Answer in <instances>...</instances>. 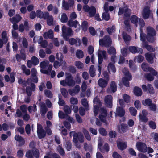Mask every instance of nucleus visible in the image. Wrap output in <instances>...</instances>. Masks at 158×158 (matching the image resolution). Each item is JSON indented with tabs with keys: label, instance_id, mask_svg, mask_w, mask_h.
Here are the masks:
<instances>
[{
	"label": "nucleus",
	"instance_id": "ddd939ff",
	"mask_svg": "<svg viewBox=\"0 0 158 158\" xmlns=\"http://www.w3.org/2000/svg\"><path fill=\"white\" fill-rule=\"evenodd\" d=\"M130 52L133 54L139 53L142 54L143 52V50L141 48H138L135 46H131L129 48Z\"/></svg>",
	"mask_w": 158,
	"mask_h": 158
},
{
	"label": "nucleus",
	"instance_id": "3c124183",
	"mask_svg": "<svg viewBox=\"0 0 158 158\" xmlns=\"http://www.w3.org/2000/svg\"><path fill=\"white\" fill-rule=\"evenodd\" d=\"M60 91L63 97L65 98H67L68 92L66 89L64 88H62L61 89Z\"/></svg>",
	"mask_w": 158,
	"mask_h": 158
},
{
	"label": "nucleus",
	"instance_id": "0eeeda50",
	"mask_svg": "<svg viewBox=\"0 0 158 158\" xmlns=\"http://www.w3.org/2000/svg\"><path fill=\"white\" fill-rule=\"evenodd\" d=\"M136 147L137 149L141 152L144 153L147 152V147L145 143L138 142L136 143Z\"/></svg>",
	"mask_w": 158,
	"mask_h": 158
},
{
	"label": "nucleus",
	"instance_id": "5fc2aeb1",
	"mask_svg": "<svg viewBox=\"0 0 158 158\" xmlns=\"http://www.w3.org/2000/svg\"><path fill=\"white\" fill-rule=\"evenodd\" d=\"M123 100L124 102L127 103L129 102L130 100V97L126 94H124L123 95Z\"/></svg>",
	"mask_w": 158,
	"mask_h": 158
},
{
	"label": "nucleus",
	"instance_id": "0e129e2a",
	"mask_svg": "<svg viewBox=\"0 0 158 158\" xmlns=\"http://www.w3.org/2000/svg\"><path fill=\"white\" fill-rule=\"evenodd\" d=\"M123 39L125 42H127L130 41L131 37L130 35L127 34H125L123 35Z\"/></svg>",
	"mask_w": 158,
	"mask_h": 158
},
{
	"label": "nucleus",
	"instance_id": "bf43d9fd",
	"mask_svg": "<svg viewBox=\"0 0 158 158\" xmlns=\"http://www.w3.org/2000/svg\"><path fill=\"white\" fill-rule=\"evenodd\" d=\"M89 30L90 34L92 36H94L96 34V31L94 28L92 27H89Z\"/></svg>",
	"mask_w": 158,
	"mask_h": 158
},
{
	"label": "nucleus",
	"instance_id": "f704fd0d",
	"mask_svg": "<svg viewBox=\"0 0 158 158\" xmlns=\"http://www.w3.org/2000/svg\"><path fill=\"white\" fill-rule=\"evenodd\" d=\"M36 16L40 19L44 18L45 16V13H44L43 11H41L40 10H36Z\"/></svg>",
	"mask_w": 158,
	"mask_h": 158
},
{
	"label": "nucleus",
	"instance_id": "680f3d73",
	"mask_svg": "<svg viewBox=\"0 0 158 158\" xmlns=\"http://www.w3.org/2000/svg\"><path fill=\"white\" fill-rule=\"evenodd\" d=\"M22 44L23 47L25 48H27L28 46V42L26 38L23 39Z\"/></svg>",
	"mask_w": 158,
	"mask_h": 158
},
{
	"label": "nucleus",
	"instance_id": "4c0bfd02",
	"mask_svg": "<svg viewBox=\"0 0 158 158\" xmlns=\"http://www.w3.org/2000/svg\"><path fill=\"white\" fill-rule=\"evenodd\" d=\"M107 31L110 35H112L113 32L115 31V27L113 25L111 27H108L107 28Z\"/></svg>",
	"mask_w": 158,
	"mask_h": 158
},
{
	"label": "nucleus",
	"instance_id": "ea45409f",
	"mask_svg": "<svg viewBox=\"0 0 158 158\" xmlns=\"http://www.w3.org/2000/svg\"><path fill=\"white\" fill-rule=\"evenodd\" d=\"M129 67L133 71H135L136 70V66L134 64L133 60H130L129 62Z\"/></svg>",
	"mask_w": 158,
	"mask_h": 158
},
{
	"label": "nucleus",
	"instance_id": "72a5a7b5",
	"mask_svg": "<svg viewBox=\"0 0 158 158\" xmlns=\"http://www.w3.org/2000/svg\"><path fill=\"white\" fill-rule=\"evenodd\" d=\"M83 132L85 135V138L88 141H90L91 139V137L88 131L85 128L83 129Z\"/></svg>",
	"mask_w": 158,
	"mask_h": 158
},
{
	"label": "nucleus",
	"instance_id": "c756f323",
	"mask_svg": "<svg viewBox=\"0 0 158 158\" xmlns=\"http://www.w3.org/2000/svg\"><path fill=\"white\" fill-rule=\"evenodd\" d=\"M142 104L144 106H149L152 103V101L151 99L150 98H147L142 101Z\"/></svg>",
	"mask_w": 158,
	"mask_h": 158
},
{
	"label": "nucleus",
	"instance_id": "2eb2a0df",
	"mask_svg": "<svg viewBox=\"0 0 158 158\" xmlns=\"http://www.w3.org/2000/svg\"><path fill=\"white\" fill-rule=\"evenodd\" d=\"M22 19L20 15L19 14H17L14 17L10 18L9 20L12 23H17L21 20Z\"/></svg>",
	"mask_w": 158,
	"mask_h": 158
},
{
	"label": "nucleus",
	"instance_id": "6e6552de",
	"mask_svg": "<svg viewBox=\"0 0 158 158\" xmlns=\"http://www.w3.org/2000/svg\"><path fill=\"white\" fill-rule=\"evenodd\" d=\"M142 14V16L144 19H147L149 18L151 14L150 7L148 6L144 7Z\"/></svg>",
	"mask_w": 158,
	"mask_h": 158
},
{
	"label": "nucleus",
	"instance_id": "4be33fe9",
	"mask_svg": "<svg viewBox=\"0 0 158 158\" xmlns=\"http://www.w3.org/2000/svg\"><path fill=\"white\" fill-rule=\"evenodd\" d=\"M116 112L118 116L120 117H123L125 114L124 110L122 107L120 106L117 107Z\"/></svg>",
	"mask_w": 158,
	"mask_h": 158
},
{
	"label": "nucleus",
	"instance_id": "aec40b11",
	"mask_svg": "<svg viewBox=\"0 0 158 158\" xmlns=\"http://www.w3.org/2000/svg\"><path fill=\"white\" fill-rule=\"evenodd\" d=\"M38 79L37 76H35V77H32L28 78L26 82L28 85H31V83H33L32 82L37 83H38Z\"/></svg>",
	"mask_w": 158,
	"mask_h": 158
},
{
	"label": "nucleus",
	"instance_id": "bb28decb",
	"mask_svg": "<svg viewBox=\"0 0 158 158\" xmlns=\"http://www.w3.org/2000/svg\"><path fill=\"white\" fill-rule=\"evenodd\" d=\"M37 133L39 139H41L44 138L46 135V132L44 130L37 131Z\"/></svg>",
	"mask_w": 158,
	"mask_h": 158
},
{
	"label": "nucleus",
	"instance_id": "de8ad7c7",
	"mask_svg": "<svg viewBox=\"0 0 158 158\" xmlns=\"http://www.w3.org/2000/svg\"><path fill=\"white\" fill-rule=\"evenodd\" d=\"M49 64L48 61L41 62L40 64V67L42 69H44L48 66Z\"/></svg>",
	"mask_w": 158,
	"mask_h": 158
},
{
	"label": "nucleus",
	"instance_id": "5701e85b",
	"mask_svg": "<svg viewBox=\"0 0 158 158\" xmlns=\"http://www.w3.org/2000/svg\"><path fill=\"white\" fill-rule=\"evenodd\" d=\"M133 91L134 94L136 96H140L142 94V91L141 88L135 86L134 88Z\"/></svg>",
	"mask_w": 158,
	"mask_h": 158
},
{
	"label": "nucleus",
	"instance_id": "09e8293b",
	"mask_svg": "<svg viewBox=\"0 0 158 158\" xmlns=\"http://www.w3.org/2000/svg\"><path fill=\"white\" fill-rule=\"evenodd\" d=\"M31 61L32 62V63H33V64L34 65H36L39 64V59L36 56H32L31 58Z\"/></svg>",
	"mask_w": 158,
	"mask_h": 158
},
{
	"label": "nucleus",
	"instance_id": "9b49d317",
	"mask_svg": "<svg viewBox=\"0 0 158 158\" xmlns=\"http://www.w3.org/2000/svg\"><path fill=\"white\" fill-rule=\"evenodd\" d=\"M44 19H47V24L48 25L51 26L53 25V18L52 15H50L48 12H45V16Z\"/></svg>",
	"mask_w": 158,
	"mask_h": 158
},
{
	"label": "nucleus",
	"instance_id": "6ab92c4d",
	"mask_svg": "<svg viewBox=\"0 0 158 158\" xmlns=\"http://www.w3.org/2000/svg\"><path fill=\"white\" fill-rule=\"evenodd\" d=\"M108 80H105L104 79L100 78L98 81V84L99 86L102 88H105L107 85L108 82Z\"/></svg>",
	"mask_w": 158,
	"mask_h": 158
},
{
	"label": "nucleus",
	"instance_id": "052dcab7",
	"mask_svg": "<svg viewBox=\"0 0 158 158\" xmlns=\"http://www.w3.org/2000/svg\"><path fill=\"white\" fill-rule=\"evenodd\" d=\"M149 127L152 129H155L156 128V126L155 122L152 121H151L149 122Z\"/></svg>",
	"mask_w": 158,
	"mask_h": 158
},
{
	"label": "nucleus",
	"instance_id": "8fccbe9b",
	"mask_svg": "<svg viewBox=\"0 0 158 158\" xmlns=\"http://www.w3.org/2000/svg\"><path fill=\"white\" fill-rule=\"evenodd\" d=\"M108 69H110L114 73L116 72V69L114 65L111 63H110L108 64Z\"/></svg>",
	"mask_w": 158,
	"mask_h": 158
},
{
	"label": "nucleus",
	"instance_id": "7ed1b4c3",
	"mask_svg": "<svg viewBox=\"0 0 158 158\" xmlns=\"http://www.w3.org/2000/svg\"><path fill=\"white\" fill-rule=\"evenodd\" d=\"M125 77H123L122 79V82L123 84L127 87H129V81L132 79V76L131 74L129 73L128 70H126L125 71H123Z\"/></svg>",
	"mask_w": 158,
	"mask_h": 158
},
{
	"label": "nucleus",
	"instance_id": "49530a36",
	"mask_svg": "<svg viewBox=\"0 0 158 158\" xmlns=\"http://www.w3.org/2000/svg\"><path fill=\"white\" fill-rule=\"evenodd\" d=\"M99 132L102 136H105L107 135V131L105 128L103 127H101L99 128Z\"/></svg>",
	"mask_w": 158,
	"mask_h": 158
},
{
	"label": "nucleus",
	"instance_id": "a18cd8bd",
	"mask_svg": "<svg viewBox=\"0 0 158 158\" xmlns=\"http://www.w3.org/2000/svg\"><path fill=\"white\" fill-rule=\"evenodd\" d=\"M68 18L66 14L65 13H63L61 15L60 19L62 23H65L68 21Z\"/></svg>",
	"mask_w": 158,
	"mask_h": 158
},
{
	"label": "nucleus",
	"instance_id": "f3484780",
	"mask_svg": "<svg viewBox=\"0 0 158 158\" xmlns=\"http://www.w3.org/2000/svg\"><path fill=\"white\" fill-rule=\"evenodd\" d=\"M40 105V114L42 116H44L48 111V109L45 104L43 102H41Z\"/></svg>",
	"mask_w": 158,
	"mask_h": 158
},
{
	"label": "nucleus",
	"instance_id": "b1692460",
	"mask_svg": "<svg viewBox=\"0 0 158 158\" xmlns=\"http://www.w3.org/2000/svg\"><path fill=\"white\" fill-rule=\"evenodd\" d=\"M142 45L143 48H145L148 51L150 52H153L155 50V48L152 46L148 45L147 42L143 43Z\"/></svg>",
	"mask_w": 158,
	"mask_h": 158
},
{
	"label": "nucleus",
	"instance_id": "f8f14e48",
	"mask_svg": "<svg viewBox=\"0 0 158 158\" xmlns=\"http://www.w3.org/2000/svg\"><path fill=\"white\" fill-rule=\"evenodd\" d=\"M30 86H27L26 88V91L27 95L30 97L32 95V92L35 91L36 85L34 83H31L30 85Z\"/></svg>",
	"mask_w": 158,
	"mask_h": 158
},
{
	"label": "nucleus",
	"instance_id": "864d4df0",
	"mask_svg": "<svg viewBox=\"0 0 158 158\" xmlns=\"http://www.w3.org/2000/svg\"><path fill=\"white\" fill-rule=\"evenodd\" d=\"M59 101L58 104L59 106H63L65 104V102L64 100L61 99L62 96L61 95H59Z\"/></svg>",
	"mask_w": 158,
	"mask_h": 158
},
{
	"label": "nucleus",
	"instance_id": "9d476101",
	"mask_svg": "<svg viewBox=\"0 0 158 158\" xmlns=\"http://www.w3.org/2000/svg\"><path fill=\"white\" fill-rule=\"evenodd\" d=\"M117 86L116 83L114 81H112L111 82L110 87H108L107 92L108 93H115L117 91Z\"/></svg>",
	"mask_w": 158,
	"mask_h": 158
},
{
	"label": "nucleus",
	"instance_id": "39448f33",
	"mask_svg": "<svg viewBox=\"0 0 158 158\" xmlns=\"http://www.w3.org/2000/svg\"><path fill=\"white\" fill-rule=\"evenodd\" d=\"M118 15H121L124 13V16L125 17L129 18L131 14V10L128 8L127 5L123 7H119Z\"/></svg>",
	"mask_w": 158,
	"mask_h": 158
},
{
	"label": "nucleus",
	"instance_id": "e2e57ef3",
	"mask_svg": "<svg viewBox=\"0 0 158 158\" xmlns=\"http://www.w3.org/2000/svg\"><path fill=\"white\" fill-rule=\"evenodd\" d=\"M64 111L66 114H69L71 112V109L69 106L66 105L64 107Z\"/></svg>",
	"mask_w": 158,
	"mask_h": 158
},
{
	"label": "nucleus",
	"instance_id": "20e7f679",
	"mask_svg": "<svg viewBox=\"0 0 158 158\" xmlns=\"http://www.w3.org/2000/svg\"><path fill=\"white\" fill-rule=\"evenodd\" d=\"M99 43L101 45L109 47L111 46L112 44L111 39L109 36L106 35L103 39L99 40Z\"/></svg>",
	"mask_w": 158,
	"mask_h": 158
},
{
	"label": "nucleus",
	"instance_id": "4468645a",
	"mask_svg": "<svg viewBox=\"0 0 158 158\" xmlns=\"http://www.w3.org/2000/svg\"><path fill=\"white\" fill-rule=\"evenodd\" d=\"M67 24L69 27H73L75 28H76L77 27V25H78L79 26L78 30L80 29V25L77 20L73 21L72 19H69L68 21Z\"/></svg>",
	"mask_w": 158,
	"mask_h": 158
},
{
	"label": "nucleus",
	"instance_id": "412c9836",
	"mask_svg": "<svg viewBox=\"0 0 158 158\" xmlns=\"http://www.w3.org/2000/svg\"><path fill=\"white\" fill-rule=\"evenodd\" d=\"M145 55L146 60L148 63L150 64H152L153 63L154 60L153 57V53H147L145 54Z\"/></svg>",
	"mask_w": 158,
	"mask_h": 158
},
{
	"label": "nucleus",
	"instance_id": "338daca9",
	"mask_svg": "<svg viewBox=\"0 0 158 158\" xmlns=\"http://www.w3.org/2000/svg\"><path fill=\"white\" fill-rule=\"evenodd\" d=\"M67 85L69 86H74L75 84V81L73 79L67 81Z\"/></svg>",
	"mask_w": 158,
	"mask_h": 158
},
{
	"label": "nucleus",
	"instance_id": "603ef678",
	"mask_svg": "<svg viewBox=\"0 0 158 158\" xmlns=\"http://www.w3.org/2000/svg\"><path fill=\"white\" fill-rule=\"evenodd\" d=\"M102 19L106 21H108L110 19V15L108 12H104L102 14Z\"/></svg>",
	"mask_w": 158,
	"mask_h": 158
},
{
	"label": "nucleus",
	"instance_id": "f257e3e1",
	"mask_svg": "<svg viewBox=\"0 0 158 158\" xmlns=\"http://www.w3.org/2000/svg\"><path fill=\"white\" fill-rule=\"evenodd\" d=\"M147 34L146 39L148 41L153 43L155 40V37L156 34V31L152 27H148L147 28Z\"/></svg>",
	"mask_w": 158,
	"mask_h": 158
},
{
	"label": "nucleus",
	"instance_id": "58836bf2",
	"mask_svg": "<svg viewBox=\"0 0 158 158\" xmlns=\"http://www.w3.org/2000/svg\"><path fill=\"white\" fill-rule=\"evenodd\" d=\"M147 91L149 94H152L154 93V89L151 84H148L147 85Z\"/></svg>",
	"mask_w": 158,
	"mask_h": 158
},
{
	"label": "nucleus",
	"instance_id": "6e6d98bb",
	"mask_svg": "<svg viewBox=\"0 0 158 158\" xmlns=\"http://www.w3.org/2000/svg\"><path fill=\"white\" fill-rule=\"evenodd\" d=\"M45 95L48 98H52L53 97V95L51 91L49 90H45L44 91Z\"/></svg>",
	"mask_w": 158,
	"mask_h": 158
},
{
	"label": "nucleus",
	"instance_id": "393cba45",
	"mask_svg": "<svg viewBox=\"0 0 158 158\" xmlns=\"http://www.w3.org/2000/svg\"><path fill=\"white\" fill-rule=\"evenodd\" d=\"M73 5L71 4V2L68 3L65 2L64 0H63L62 1V6L63 7L64 9L67 10H69L70 7L73 6Z\"/></svg>",
	"mask_w": 158,
	"mask_h": 158
},
{
	"label": "nucleus",
	"instance_id": "79ce46f5",
	"mask_svg": "<svg viewBox=\"0 0 158 158\" xmlns=\"http://www.w3.org/2000/svg\"><path fill=\"white\" fill-rule=\"evenodd\" d=\"M66 63L65 61H63L62 63L59 62L57 61H55L54 62L53 66L56 69H57L59 68V67L61 66L63 64H65Z\"/></svg>",
	"mask_w": 158,
	"mask_h": 158
},
{
	"label": "nucleus",
	"instance_id": "c85d7f7f",
	"mask_svg": "<svg viewBox=\"0 0 158 158\" xmlns=\"http://www.w3.org/2000/svg\"><path fill=\"white\" fill-rule=\"evenodd\" d=\"M88 27V23L87 21H84L82 22L81 25V27L84 32H85L87 31Z\"/></svg>",
	"mask_w": 158,
	"mask_h": 158
},
{
	"label": "nucleus",
	"instance_id": "13d9d810",
	"mask_svg": "<svg viewBox=\"0 0 158 158\" xmlns=\"http://www.w3.org/2000/svg\"><path fill=\"white\" fill-rule=\"evenodd\" d=\"M79 135L76 133H74L73 137V141L75 143H77L78 142V138Z\"/></svg>",
	"mask_w": 158,
	"mask_h": 158
},
{
	"label": "nucleus",
	"instance_id": "dca6fc26",
	"mask_svg": "<svg viewBox=\"0 0 158 158\" xmlns=\"http://www.w3.org/2000/svg\"><path fill=\"white\" fill-rule=\"evenodd\" d=\"M15 139L19 142V146H22L25 143V141L24 138L19 135H16L14 137Z\"/></svg>",
	"mask_w": 158,
	"mask_h": 158
},
{
	"label": "nucleus",
	"instance_id": "423d86ee",
	"mask_svg": "<svg viewBox=\"0 0 158 158\" xmlns=\"http://www.w3.org/2000/svg\"><path fill=\"white\" fill-rule=\"evenodd\" d=\"M142 70L145 72H149L153 76L156 74V71L154 69L149 66L148 64L146 63H143L141 65Z\"/></svg>",
	"mask_w": 158,
	"mask_h": 158
},
{
	"label": "nucleus",
	"instance_id": "37998d69",
	"mask_svg": "<svg viewBox=\"0 0 158 158\" xmlns=\"http://www.w3.org/2000/svg\"><path fill=\"white\" fill-rule=\"evenodd\" d=\"M89 74L90 76L92 77L95 75L94 66L93 65H92L90 67L89 69Z\"/></svg>",
	"mask_w": 158,
	"mask_h": 158
},
{
	"label": "nucleus",
	"instance_id": "c03bdc74",
	"mask_svg": "<svg viewBox=\"0 0 158 158\" xmlns=\"http://www.w3.org/2000/svg\"><path fill=\"white\" fill-rule=\"evenodd\" d=\"M129 110L131 114L133 116H135L137 114V111L134 107H131L129 108Z\"/></svg>",
	"mask_w": 158,
	"mask_h": 158
},
{
	"label": "nucleus",
	"instance_id": "a211bd4d",
	"mask_svg": "<svg viewBox=\"0 0 158 158\" xmlns=\"http://www.w3.org/2000/svg\"><path fill=\"white\" fill-rule=\"evenodd\" d=\"M80 90V88L79 85H76L73 88L69 89L68 90L69 94L72 96L73 94H77L78 93Z\"/></svg>",
	"mask_w": 158,
	"mask_h": 158
},
{
	"label": "nucleus",
	"instance_id": "a878e982",
	"mask_svg": "<svg viewBox=\"0 0 158 158\" xmlns=\"http://www.w3.org/2000/svg\"><path fill=\"white\" fill-rule=\"evenodd\" d=\"M117 147L121 150L125 149L127 147V144L125 143L119 142H117Z\"/></svg>",
	"mask_w": 158,
	"mask_h": 158
},
{
	"label": "nucleus",
	"instance_id": "1a4fd4ad",
	"mask_svg": "<svg viewBox=\"0 0 158 158\" xmlns=\"http://www.w3.org/2000/svg\"><path fill=\"white\" fill-rule=\"evenodd\" d=\"M113 97L111 95H107L105 97L104 102L105 105L107 107L111 108L112 107Z\"/></svg>",
	"mask_w": 158,
	"mask_h": 158
},
{
	"label": "nucleus",
	"instance_id": "774afa93",
	"mask_svg": "<svg viewBox=\"0 0 158 158\" xmlns=\"http://www.w3.org/2000/svg\"><path fill=\"white\" fill-rule=\"evenodd\" d=\"M25 156L27 158H33V156L32 151L29 150L27 151L26 153Z\"/></svg>",
	"mask_w": 158,
	"mask_h": 158
},
{
	"label": "nucleus",
	"instance_id": "473e14b6",
	"mask_svg": "<svg viewBox=\"0 0 158 158\" xmlns=\"http://www.w3.org/2000/svg\"><path fill=\"white\" fill-rule=\"evenodd\" d=\"M56 57L57 60H59L62 63L63 61H65L64 60H63V59L64 58L63 54L60 52L59 53H57L56 55Z\"/></svg>",
	"mask_w": 158,
	"mask_h": 158
},
{
	"label": "nucleus",
	"instance_id": "a19ab883",
	"mask_svg": "<svg viewBox=\"0 0 158 158\" xmlns=\"http://www.w3.org/2000/svg\"><path fill=\"white\" fill-rule=\"evenodd\" d=\"M76 56L78 58H82L84 56V53L81 50H77L76 53Z\"/></svg>",
	"mask_w": 158,
	"mask_h": 158
},
{
	"label": "nucleus",
	"instance_id": "2f4dec72",
	"mask_svg": "<svg viewBox=\"0 0 158 158\" xmlns=\"http://www.w3.org/2000/svg\"><path fill=\"white\" fill-rule=\"evenodd\" d=\"M89 12V15L90 17L94 16L96 13V8L94 6L91 7Z\"/></svg>",
	"mask_w": 158,
	"mask_h": 158
},
{
	"label": "nucleus",
	"instance_id": "69168bd1",
	"mask_svg": "<svg viewBox=\"0 0 158 158\" xmlns=\"http://www.w3.org/2000/svg\"><path fill=\"white\" fill-rule=\"evenodd\" d=\"M57 150L60 155L62 156L64 155L65 153V152L61 146H59L57 148Z\"/></svg>",
	"mask_w": 158,
	"mask_h": 158
},
{
	"label": "nucleus",
	"instance_id": "4d7b16f0",
	"mask_svg": "<svg viewBox=\"0 0 158 158\" xmlns=\"http://www.w3.org/2000/svg\"><path fill=\"white\" fill-rule=\"evenodd\" d=\"M93 102L94 104L96 105H98L99 106H101L102 103L100 100L96 97L94 98Z\"/></svg>",
	"mask_w": 158,
	"mask_h": 158
},
{
	"label": "nucleus",
	"instance_id": "e433bc0d",
	"mask_svg": "<svg viewBox=\"0 0 158 158\" xmlns=\"http://www.w3.org/2000/svg\"><path fill=\"white\" fill-rule=\"evenodd\" d=\"M107 52L110 55H115L116 53V51L114 47H111L108 49Z\"/></svg>",
	"mask_w": 158,
	"mask_h": 158
},
{
	"label": "nucleus",
	"instance_id": "cd10ccee",
	"mask_svg": "<svg viewBox=\"0 0 158 158\" xmlns=\"http://www.w3.org/2000/svg\"><path fill=\"white\" fill-rule=\"evenodd\" d=\"M130 20L132 23L135 25L136 26H137L138 23V18L137 16L135 15H131L130 19Z\"/></svg>",
	"mask_w": 158,
	"mask_h": 158
},
{
	"label": "nucleus",
	"instance_id": "c9c22d12",
	"mask_svg": "<svg viewBox=\"0 0 158 158\" xmlns=\"http://www.w3.org/2000/svg\"><path fill=\"white\" fill-rule=\"evenodd\" d=\"M146 34L143 32L141 29L140 30V40L143 42V43L144 42H147L146 41Z\"/></svg>",
	"mask_w": 158,
	"mask_h": 158
},
{
	"label": "nucleus",
	"instance_id": "7c9ffc66",
	"mask_svg": "<svg viewBox=\"0 0 158 158\" xmlns=\"http://www.w3.org/2000/svg\"><path fill=\"white\" fill-rule=\"evenodd\" d=\"M7 35V33L6 31H4L2 32L1 34V37L2 39V40L4 41L5 43H6L8 40Z\"/></svg>",
	"mask_w": 158,
	"mask_h": 158
},
{
	"label": "nucleus",
	"instance_id": "f03ea898",
	"mask_svg": "<svg viewBox=\"0 0 158 158\" xmlns=\"http://www.w3.org/2000/svg\"><path fill=\"white\" fill-rule=\"evenodd\" d=\"M62 36L66 41H68L69 37L72 36L73 32L72 29L64 25L62 28Z\"/></svg>",
	"mask_w": 158,
	"mask_h": 158
}]
</instances>
